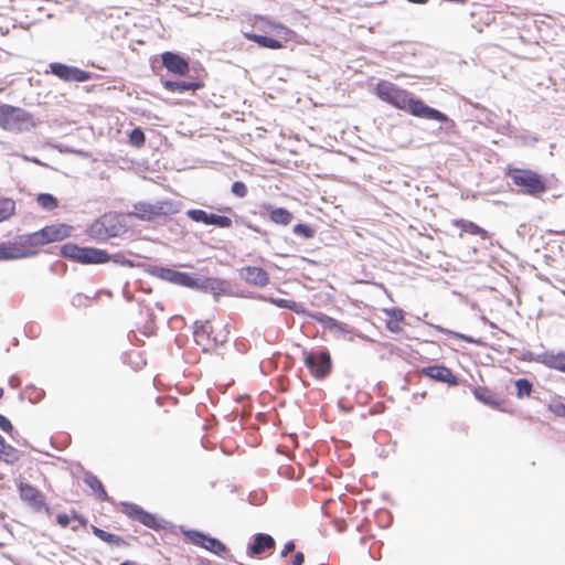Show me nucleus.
<instances>
[{"mask_svg":"<svg viewBox=\"0 0 565 565\" xmlns=\"http://www.w3.org/2000/svg\"><path fill=\"white\" fill-rule=\"evenodd\" d=\"M245 38L253 42H256L260 46L267 47V49L276 50V49H280L282 46L280 41L275 40L273 38L265 36V35H258L255 33H245Z\"/></svg>","mask_w":565,"mask_h":565,"instance_id":"nucleus-27","label":"nucleus"},{"mask_svg":"<svg viewBox=\"0 0 565 565\" xmlns=\"http://www.w3.org/2000/svg\"><path fill=\"white\" fill-rule=\"evenodd\" d=\"M438 330L443 333L450 335V337H454L457 339H462L469 343H476V341L471 337H468V335H465V334H461V333H458V332H455V331H451V330H448V329H445L441 327H438Z\"/></svg>","mask_w":565,"mask_h":565,"instance_id":"nucleus-38","label":"nucleus"},{"mask_svg":"<svg viewBox=\"0 0 565 565\" xmlns=\"http://www.w3.org/2000/svg\"><path fill=\"white\" fill-rule=\"evenodd\" d=\"M305 561V555L301 552H297L292 558V565H301Z\"/></svg>","mask_w":565,"mask_h":565,"instance_id":"nucleus-45","label":"nucleus"},{"mask_svg":"<svg viewBox=\"0 0 565 565\" xmlns=\"http://www.w3.org/2000/svg\"><path fill=\"white\" fill-rule=\"evenodd\" d=\"M31 125V116L24 109L0 104V127L10 131H23Z\"/></svg>","mask_w":565,"mask_h":565,"instance_id":"nucleus-4","label":"nucleus"},{"mask_svg":"<svg viewBox=\"0 0 565 565\" xmlns=\"http://www.w3.org/2000/svg\"><path fill=\"white\" fill-rule=\"evenodd\" d=\"M191 288L213 294L214 297L217 298L228 291L230 284L220 278H193V285H191Z\"/></svg>","mask_w":565,"mask_h":565,"instance_id":"nucleus-13","label":"nucleus"},{"mask_svg":"<svg viewBox=\"0 0 565 565\" xmlns=\"http://www.w3.org/2000/svg\"><path fill=\"white\" fill-rule=\"evenodd\" d=\"M35 255V252L31 249L29 244L21 241V236L18 238V243H2L0 244V260L21 259L28 258Z\"/></svg>","mask_w":565,"mask_h":565,"instance_id":"nucleus-11","label":"nucleus"},{"mask_svg":"<svg viewBox=\"0 0 565 565\" xmlns=\"http://www.w3.org/2000/svg\"><path fill=\"white\" fill-rule=\"evenodd\" d=\"M213 327L209 321H195L193 337L196 344L201 345L204 351H207L210 348L223 343L226 341L227 332L223 335L216 334L212 337Z\"/></svg>","mask_w":565,"mask_h":565,"instance_id":"nucleus-8","label":"nucleus"},{"mask_svg":"<svg viewBox=\"0 0 565 565\" xmlns=\"http://www.w3.org/2000/svg\"><path fill=\"white\" fill-rule=\"evenodd\" d=\"M305 364L313 376L322 379L331 370V358L328 352H309L305 355Z\"/></svg>","mask_w":565,"mask_h":565,"instance_id":"nucleus-9","label":"nucleus"},{"mask_svg":"<svg viewBox=\"0 0 565 565\" xmlns=\"http://www.w3.org/2000/svg\"><path fill=\"white\" fill-rule=\"evenodd\" d=\"M36 201L39 205L47 211H52L57 207V200L55 196L49 193H41L38 195Z\"/></svg>","mask_w":565,"mask_h":565,"instance_id":"nucleus-32","label":"nucleus"},{"mask_svg":"<svg viewBox=\"0 0 565 565\" xmlns=\"http://www.w3.org/2000/svg\"><path fill=\"white\" fill-rule=\"evenodd\" d=\"M295 547L296 546L292 541L287 542L281 551V556L286 557L289 553L295 551Z\"/></svg>","mask_w":565,"mask_h":565,"instance_id":"nucleus-42","label":"nucleus"},{"mask_svg":"<svg viewBox=\"0 0 565 565\" xmlns=\"http://www.w3.org/2000/svg\"><path fill=\"white\" fill-rule=\"evenodd\" d=\"M384 313L392 318V320L402 321L404 319V312L399 308L384 309Z\"/></svg>","mask_w":565,"mask_h":565,"instance_id":"nucleus-39","label":"nucleus"},{"mask_svg":"<svg viewBox=\"0 0 565 565\" xmlns=\"http://www.w3.org/2000/svg\"><path fill=\"white\" fill-rule=\"evenodd\" d=\"M6 440L4 438L0 435V449L3 448V446L6 445Z\"/></svg>","mask_w":565,"mask_h":565,"instance_id":"nucleus-49","label":"nucleus"},{"mask_svg":"<svg viewBox=\"0 0 565 565\" xmlns=\"http://www.w3.org/2000/svg\"><path fill=\"white\" fill-rule=\"evenodd\" d=\"M93 533L98 539H100L102 541H104L106 543L114 544V545H119L122 543V539L120 536H118L116 534L108 533L99 527L93 526Z\"/></svg>","mask_w":565,"mask_h":565,"instance_id":"nucleus-30","label":"nucleus"},{"mask_svg":"<svg viewBox=\"0 0 565 565\" xmlns=\"http://www.w3.org/2000/svg\"><path fill=\"white\" fill-rule=\"evenodd\" d=\"M186 215L194 222L203 223L206 225H215L221 228L232 226V220L227 216L207 213L204 210L193 209L186 212Z\"/></svg>","mask_w":565,"mask_h":565,"instance_id":"nucleus-12","label":"nucleus"},{"mask_svg":"<svg viewBox=\"0 0 565 565\" xmlns=\"http://www.w3.org/2000/svg\"><path fill=\"white\" fill-rule=\"evenodd\" d=\"M15 210V202L11 199H0V222L9 218Z\"/></svg>","mask_w":565,"mask_h":565,"instance_id":"nucleus-31","label":"nucleus"},{"mask_svg":"<svg viewBox=\"0 0 565 565\" xmlns=\"http://www.w3.org/2000/svg\"><path fill=\"white\" fill-rule=\"evenodd\" d=\"M375 90L380 99L415 117L441 122L449 121L447 115L425 105L420 99L414 98L407 90L391 82L381 81Z\"/></svg>","mask_w":565,"mask_h":565,"instance_id":"nucleus-1","label":"nucleus"},{"mask_svg":"<svg viewBox=\"0 0 565 565\" xmlns=\"http://www.w3.org/2000/svg\"><path fill=\"white\" fill-rule=\"evenodd\" d=\"M84 482L94 491L98 499L104 501H107L109 499L106 490L104 489L103 483L93 473L86 472L84 476Z\"/></svg>","mask_w":565,"mask_h":565,"instance_id":"nucleus-25","label":"nucleus"},{"mask_svg":"<svg viewBox=\"0 0 565 565\" xmlns=\"http://www.w3.org/2000/svg\"><path fill=\"white\" fill-rule=\"evenodd\" d=\"M408 1L412 3H418V4H423V3L427 2V0H408Z\"/></svg>","mask_w":565,"mask_h":565,"instance_id":"nucleus-48","label":"nucleus"},{"mask_svg":"<svg viewBox=\"0 0 565 565\" xmlns=\"http://www.w3.org/2000/svg\"><path fill=\"white\" fill-rule=\"evenodd\" d=\"M259 300L268 301L279 308L289 309L298 315L305 312V308L301 303H298L294 300L289 299H282V298H274V297H266L264 295H259L256 297Z\"/></svg>","mask_w":565,"mask_h":565,"instance_id":"nucleus-22","label":"nucleus"},{"mask_svg":"<svg viewBox=\"0 0 565 565\" xmlns=\"http://www.w3.org/2000/svg\"><path fill=\"white\" fill-rule=\"evenodd\" d=\"M10 384H11L12 386H14V385H15V381H14V379H11V380H10Z\"/></svg>","mask_w":565,"mask_h":565,"instance_id":"nucleus-50","label":"nucleus"},{"mask_svg":"<svg viewBox=\"0 0 565 565\" xmlns=\"http://www.w3.org/2000/svg\"><path fill=\"white\" fill-rule=\"evenodd\" d=\"M122 226L114 214H105L96 220L89 227V234L96 239H107L118 236Z\"/></svg>","mask_w":565,"mask_h":565,"instance_id":"nucleus-7","label":"nucleus"},{"mask_svg":"<svg viewBox=\"0 0 565 565\" xmlns=\"http://www.w3.org/2000/svg\"><path fill=\"white\" fill-rule=\"evenodd\" d=\"M183 534L192 544L199 545L215 555H223L227 551V547L221 541L215 537L207 536L202 532L188 530L183 531Z\"/></svg>","mask_w":565,"mask_h":565,"instance_id":"nucleus-10","label":"nucleus"},{"mask_svg":"<svg viewBox=\"0 0 565 565\" xmlns=\"http://www.w3.org/2000/svg\"><path fill=\"white\" fill-rule=\"evenodd\" d=\"M113 259H114V262H116V263L127 264L128 266H131V265H132V263H131L130 260H124V257H122L121 255H118V254H117V255H115Z\"/></svg>","mask_w":565,"mask_h":565,"instance_id":"nucleus-46","label":"nucleus"},{"mask_svg":"<svg viewBox=\"0 0 565 565\" xmlns=\"http://www.w3.org/2000/svg\"><path fill=\"white\" fill-rule=\"evenodd\" d=\"M231 190L238 198H244L247 194V188H246L245 183H243L241 181L234 182L232 184V189Z\"/></svg>","mask_w":565,"mask_h":565,"instance_id":"nucleus-37","label":"nucleus"},{"mask_svg":"<svg viewBox=\"0 0 565 565\" xmlns=\"http://www.w3.org/2000/svg\"><path fill=\"white\" fill-rule=\"evenodd\" d=\"M166 89L173 93H184L186 90H195L200 87L199 83L185 81H166L163 83Z\"/></svg>","mask_w":565,"mask_h":565,"instance_id":"nucleus-26","label":"nucleus"},{"mask_svg":"<svg viewBox=\"0 0 565 565\" xmlns=\"http://www.w3.org/2000/svg\"><path fill=\"white\" fill-rule=\"evenodd\" d=\"M456 225L460 226L463 232L470 233L472 235H479L483 239L488 238V232L473 222L460 220L456 223Z\"/></svg>","mask_w":565,"mask_h":565,"instance_id":"nucleus-28","label":"nucleus"},{"mask_svg":"<svg viewBox=\"0 0 565 565\" xmlns=\"http://www.w3.org/2000/svg\"><path fill=\"white\" fill-rule=\"evenodd\" d=\"M529 360L565 373V352H559L557 354L550 352L539 354L529 353Z\"/></svg>","mask_w":565,"mask_h":565,"instance_id":"nucleus-16","label":"nucleus"},{"mask_svg":"<svg viewBox=\"0 0 565 565\" xmlns=\"http://www.w3.org/2000/svg\"><path fill=\"white\" fill-rule=\"evenodd\" d=\"M399 321H396V320H390L387 321L386 323V328L391 331V332H399L401 331V327L398 324Z\"/></svg>","mask_w":565,"mask_h":565,"instance_id":"nucleus-43","label":"nucleus"},{"mask_svg":"<svg viewBox=\"0 0 565 565\" xmlns=\"http://www.w3.org/2000/svg\"><path fill=\"white\" fill-rule=\"evenodd\" d=\"M56 521L62 527H66L70 524L71 519L67 514L60 513L56 516Z\"/></svg>","mask_w":565,"mask_h":565,"instance_id":"nucleus-41","label":"nucleus"},{"mask_svg":"<svg viewBox=\"0 0 565 565\" xmlns=\"http://www.w3.org/2000/svg\"><path fill=\"white\" fill-rule=\"evenodd\" d=\"M70 235V227L64 224H55L45 226L44 228L31 233L21 235V241L29 246L35 247L47 243L61 241Z\"/></svg>","mask_w":565,"mask_h":565,"instance_id":"nucleus-5","label":"nucleus"},{"mask_svg":"<svg viewBox=\"0 0 565 565\" xmlns=\"http://www.w3.org/2000/svg\"><path fill=\"white\" fill-rule=\"evenodd\" d=\"M20 497L36 512L45 507L41 492L31 484L22 483L20 486Z\"/></svg>","mask_w":565,"mask_h":565,"instance_id":"nucleus-20","label":"nucleus"},{"mask_svg":"<svg viewBox=\"0 0 565 565\" xmlns=\"http://www.w3.org/2000/svg\"><path fill=\"white\" fill-rule=\"evenodd\" d=\"M473 394L478 401H480L487 405H490V406H497L494 396L489 390H487L484 387H478L475 390Z\"/></svg>","mask_w":565,"mask_h":565,"instance_id":"nucleus-33","label":"nucleus"},{"mask_svg":"<svg viewBox=\"0 0 565 565\" xmlns=\"http://www.w3.org/2000/svg\"><path fill=\"white\" fill-rule=\"evenodd\" d=\"M163 66L177 75H185L189 72V63L179 54L164 52L161 55Z\"/></svg>","mask_w":565,"mask_h":565,"instance_id":"nucleus-18","label":"nucleus"},{"mask_svg":"<svg viewBox=\"0 0 565 565\" xmlns=\"http://www.w3.org/2000/svg\"><path fill=\"white\" fill-rule=\"evenodd\" d=\"M239 275L242 279L254 286L264 287L269 284V275L260 267H244Z\"/></svg>","mask_w":565,"mask_h":565,"instance_id":"nucleus-19","label":"nucleus"},{"mask_svg":"<svg viewBox=\"0 0 565 565\" xmlns=\"http://www.w3.org/2000/svg\"><path fill=\"white\" fill-rule=\"evenodd\" d=\"M516 395L519 397L529 396L532 392V384L526 379H519L515 381Z\"/></svg>","mask_w":565,"mask_h":565,"instance_id":"nucleus-34","label":"nucleus"},{"mask_svg":"<svg viewBox=\"0 0 565 565\" xmlns=\"http://www.w3.org/2000/svg\"><path fill=\"white\" fill-rule=\"evenodd\" d=\"M151 273L156 277L172 282L174 285L184 286L189 288H191V285H193L194 277L190 276L188 273H182L164 267H154Z\"/></svg>","mask_w":565,"mask_h":565,"instance_id":"nucleus-15","label":"nucleus"},{"mask_svg":"<svg viewBox=\"0 0 565 565\" xmlns=\"http://www.w3.org/2000/svg\"><path fill=\"white\" fill-rule=\"evenodd\" d=\"M179 212L177 203L170 200L156 203L138 202L134 204V211L129 214L141 221H154L159 216H167Z\"/></svg>","mask_w":565,"mask_h":565,"instance_id":"nucleus-2","label":"nucleus"},{"mask_svg":"<svg viewBox=\"0 0 565 565\" xmlns=\"http://www.w3.org/2000/svg\"><path fill=\"white\" fill-rule=\"evenodd\" d=\"M266 210L269 213L271 222L278 225H289L294 218L292 214L284 207L267 206Z\"/></svg>","mask_w":565,"mask_h":565,"instance_id":"nucleus-24","label":"nucleus"},{"mask_svg":"<svg viewBox=\"0 0 565 565\" xmlns=\"http://www.w3.org/2000/svg\"><path fill=\"white\" fill-rule=\"evenodd\" d=\"M551 409L558 416L565 415V405L564 404H556L555 406H551Z\"/></svg>","mask_w":565,"mask_h":565,"instance_id":"nucleus-44","label":"nucleus"},{"mask_svg":"<svg viewBox=\"0 0 565 565\" xmlns=\"http://www.w3.org/2000/svg\"><path fill=\"white\" fill-rule=\"evenodd\" d=\"M124 512L132 518L141 522L143 525L150 529H158L160 524L156 518V515L146 512L139 505L132 503H122Z\"/></svg>","mask_w":565,"mask_h":565,"instance_id":"nucleus-17","label":"nucleus"},{"mask_svg":"<svg viewBox=\"0 0 565 565\" xmlns=\"http://www.w3.org/2000/svg\"><path fill=\"white\" fill-rule=\"evenodd\" d=\"M0 429L4 433H11L13 430V426L11 422L0 414Z\"/></svg>","mask_w":565,"mask_h":565,"instance_id":"nucleus-40","label":"nucleus"},{"mask_svg":"<svg viewBox=\"0 0 565 565\" xmlns=\"http://www.w3.org/2000/svg\"><path fill=\"white\" fill-rule=\"evenodd\" d=\"M275 546L274 539L264 533H258L255 535L254 544L248 547V553L250 555H259L265 550L271 548Z\"/></svg>","mask_w":565,"mask_h":565,"instance_id":"nucleus-23","label":"nucleus"},{"mask_svg":"<svg viewBox=\"0 0 565 565\" xmlns=\"http://www.w3.org/2000/svg\"><path fill=\"white\" fill-rule=\"evenodd\" d=\"M0 459L8 463H14L20 459V451L11 445L6 444L3 448L0 449Z\"/></svg>","mask_w":565,"mask_h":565,"instance_id":"nucleus-29","label":"nucleus"},{"mask_svg":"<svg viewBox=\"0 0 565 565\" xmlns=\"http://www.w3.org/2000/svg\"><path fill=\"white\" fill-rule=\"evenodd\" d=\"M324 319L328 320L332 324H337L335 320H333L332 318H329L327 316L321 315V318H319L320 321H323Z\"/></svg>","mask_w":565,"mask_h":565,"instance_id":"nucleus-47","label":"nucleus"},{"mask_svg":"<svg viewBox=\"0 0 565 565\" xmlns=\"http://www.w3.org/2000/svg\"><path fill=\"white\" fill-rule=\"evenodd\" d=\"M145 141H146L145 132L140 128L132 129V131L129 135V142L132 146L140 148L145 145Z\"/></svg>","mask_w":565,"mask_h":565,"instance_id":"nucleus-35","label":"nucleus"},{"mask_svg":"<svg viewBox=\"0 0 565 565\" xmlns=\"http://www.w3.org/2000/svg\"><path fill=\"white\" fill-rule=\"evenodd\" d=\"M513 183L523 189L530 195H536L545 191V184L541 177L530 170L515 169L511 172Z\"/></svg>","mask_w":565,"mask_h":565,"instance_id":"nucleus-6","label":"nucleus"},{"mask_svg":"<svg viewBox=\"0 0 565 565\" xmlns=\"http://www.w3.org/2000/svg\"><path fill=\"white\" fill-rule=\"evenodd\" d=\"M423 373L426 376H428L433 380H436L438 382L447 383L449 385L458 384L457 377L452 374V372L448 367H446L444 365H431V366L425 367L423 370Z\"/></svg>","mask_w":565,"mask_h":565,"instance_id":"nucleus-21","label":"nucleus"},{"mask_svg":"<svg viewBox=\"0 0 565 565\" xmlns=\"http://www.w3.org/2000/svg\"><path fill=\"white\" fill-rule=\"evenodd\" d=\"M292 232L296 235H299V236H302V237H306V238H310L315 234L313 230L310 226L306 225V224H297V225H295L294 228H292Z\"/></svg>","mask_w":565,"mask_h":565,"instance_id":"nucleus-36","label":"nucleus"},{"mask_svg":"<svg viewBox=\"0 0 565 565\" xmlns=\"http://www.w3.org/2000/svg\"><path fill=\"white\" fill-rule=\"evenodd\" d=\"M3 396V388H0V398Z\"/></svg>","mask_w":565,"mask_h":565,"instance_id":"nucleus-51","label":"nucleus"},{"mask_svg":"<svg viewBox=\"0 0 565 565\" xmlns=\"http://www.w3.org/2000/svg\"><path fill=\"white\" fill-rule=\"evenodd\" d=\"M50 68L55 76L67 82H85L89 78L88 72L62 63H51Z\"/></svg>","mask_w":565,"mask_h":565,"instance_id":"nucleus-14","label":"nucleus"},{"mask_svg":"<svg viewBox=\"0 0 565 565\" xmlns=\"http://www.w3.org/2000/svg\"><path fill=\"white\" fill-rule=\"evenodd\" d=\"M61 253L63 256L82 264H104L110 260V256L104 249L79 247L72 243L63 245Z\"/></svg>","mask_w":565,"mask_h":565,"instance_id":"nucleus-3","label":"nucleus"}]
</instances>
